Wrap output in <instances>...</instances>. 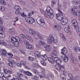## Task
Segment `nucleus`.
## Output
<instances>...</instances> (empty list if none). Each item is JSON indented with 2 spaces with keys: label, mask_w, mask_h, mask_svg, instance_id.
Segmentation results:
<instances>
[{
  "label": "nucleus",
  "mask_w": 80,
  "mask_h": 80,
  "mask_svg": "<svg viewBox=\"0 0 80 80\" xmlns=\"http://www.w3.org/2000/svg\"><path fill=\"white\" fill-rule=\"evenodd\" d=\"M64 60L65 62H68V58L67 57L66 55H65L64 56Z\"/></svg>",
  "instance_id": "28"
},
{
  "label": "nucleus",
  "mask_w": 80,
  "mask_h": 80,
  "mask_svg": "<svg viewBox=\"0 0 80 80\" xmlns=\"http://www.w3.org/2000/svg\"><path fill=\"white\" fill-rule=\"evenodd\" d=\"M48 78H54V75L51 73H49L47 74Z\"/></svg>",
  "instance_id": "25"
},
{
  "label": "nucleus",
  "mask_w": 80,
  "mask_h": 80,
  "mask_svg": "<svg viewBox=\"0 0 80 80\" xmlns=\"http://www.w3.org/2000/svg\"><path fill=\"white\" fill-rule=\"evenodd\" d=\"M61 78L62 80H67V77L66 75L64 74H62L61 75Z\"/></svg>",
  "instance_id": "24"
},
{
  "label": "nucleus",
  "mask_w": 80,
  "mask_h": 80,
  "mask_svg": "<svg viewBox=\"0 0 80 80\" xmlns=\"http://www.w3.org/2000/svg\"><path fill=\"white\" fill-rule=\"evenodd\" d=\"M58 5L59 7H60V8H62V4H61L60 3L58 2Z\"/></svg>",
  "instance_id": "62"
},
{
  "label": "nucleus",
  "mask_w": 80,
  "mask_h": 80,
  "mask_svg": "<svg viewBox=\"0 0 80 80\" xmlns=\"http://www.w3.org/2000/svg\"><path fill=\"white\" fill-rule=\"evenodd\" d=\"M27 38L28 40H29V41H30V42H32V38L31 37L28 36L27 37Z\"/></svg>",
  "instance_id": "47"
},
{
  "label": "nucleus",
  "mask_w": 80,
  "mask_h": 80,
  "mask_svg": "<svg viewBox=\"0 0 80 80\" xmlns=\"http://www.w3.org/2000/svg\"><path fill=\"white\" fill-rule=\"evenodd\" d=\"M29 32L31 35H36V36H37V37L39 38H42V37L40 35L39 32H36L35 31L32 29H29Z\"/></svg>",
  "instance_id": "3"
},
{
  "label": "nucleus",
  "mask_w": 80,
  "mask_h": 80,
  "mask_svg": "<svg viewBox=\"0 0 80 80\" xmlns=\"http://www.w3.org/2000/svg\"><path fill=\"white\" fill-rule=\"evenodd\" d=\"M13 44H14V46H15V47H18L19 46L18 41H15L14 42H13Z\"/></svg>",
  "instance_id": "32"
},
{
  "label": "nucleus",
  "mask_w": 80,
  "mask_h": 80,
  "mask_svg": "<svg viewBox=\"0 0 80 80\" xmlns=\"http://www.w3.org/2000/svg\"><path fill=\"white\" fill-rule=\"evenodd\" d=\"M23 42L25 44V45H28V42L27 41V40H24Z\"/></svg>",
  "instance_id": "49"
},
{
  "label": "nucleus",
  "mask_w": 80,
  "mask_h": 80,
  "mask_svg": "<svg viewBox=\"0 0 80 80\" xmlns=\"http://www.w3.org/2000/svg\"><path fill=\"white\" fill-rule=\"evenodd\" d=\"M22 65H23V66H25L26 65V62H25V61H22L20 62V63H16V65H17L18 67H22Z\"/></svg>",
  "instance_id": "10"
},
{
  "label": "nucleus",
  "mask_w": 80,
  "mask_h": 80,
  "mask_svg": "<svg viewBox=\"0 0 80 80\" xmlns=\"http://www.w3.org/2000/svg\"><path fill=\"white\" fill-rule=\"evenodd\" d=\"M9 63H8V65L9 67L13 68L14 67V65L15 63V62L14 61H11V60H8Z\"/></svg>",
  "instance_id": "14"
},
{
  "label": "nucleus",
  "mask_w": 80,
  "mask_h": 80,
  "mask_svg": "<svg viewBox=\"0 0 80 80\" xmlns=\"http://www.w3.org/2000/svg\"><path fill=\"white\" fill-rule=\"evenodd\" d=\"M20 37H21L22 38H23V39H25V38H26V37H25V35H24L23 34H21L20 35Z\"/></svg>",
  "instance_id": "50"
},
{
  "label": "nucleus",
  "mask_w": 80,
  "mask_h": 80,
  "mask_svg": "<svg viewBox=\"0 0 80 80\" xmlns=\"http://www.w3.org/2000/svg\"><path fill=\"white\" fill-rule=\"evenodd\" d=\"M28 60H29V61H30L31 62H33V61H34L35 59L33 57L29 56L28 58Z\"/></svg>",
  "instance_id": "33"
},
{
  "label": "nucleus",
  "mask_w": 80,
  "mask_h": 80,
  "mask_svg": "<svg viewBox=\"0 0 80 80\" xmlns=\"http://www.w3.org/2000/svg\"><path fill=\"white\" fill-rule=\"evenodd\" d=\"M72 25H78V22L76 19H73L72 20Z\"/></svg>",
  "instance_id": "20"
},
{
  "label": "nucleus",
  "mask_w": 80,
  "mask_h": 80,
  "mask_svg": "<svg viewBox=\"0 0 80 80\" xmlns=\"http://www.w3.org/2000/svg\"><path fill=\"white\" fill-rule=\"evenodd\" d=\"M13 39L14 40H16V41H17L18 42L19 40H20V37H18V36H16L14 37H13Z\"/></svg>",
  "instance_id": "36"
},
{
  "label": "nucleus",
  "mask_w": 80,
  "mask_h": 80,
  "mask_svg": "<svg viewBox=\"0 0 80 80\" xmlns=\"http://www.w3.org/2000/svg\"><path fill=\"white\" fill-rule=\"evenodd\" d=\"M14 58L16 60H19V58H18L17 56H15Z\"/></svg>",
  "instance_id": "63"
},
{
  "label": "nucleus",
  "mask_w": 80,
  "mask_h": 80,
  "mask_svg": "<svg viewBox=\"0 0 80 80\" xmlns=\"http://www.w3.org/2000/svg\"><path fill=\"white\" fill-rule=\"evenodd\" d=\"M34 78H35L36 80H38V76H34Z\"/></svg>",
  "instance_id": "55"
},
{
  "label": "nucleus",
  "mask_w": 80,
  "mask_h": 80,
  "mask_svg": "<svg viewBox=\"0 0 80 80\" xmlns=\"http://www.w3.org/2000/svg\"><path fill=\"white\" fill-rule=\"evenodd\" d=\"M56 68H57V69H58L59 70V68H60V66H59L58 65H57V64H56L55 65Z\"/></svg>",
  "instance_id": "52"
},
{
  "label": "nucleus",
  "mask_w": 80,
  "mask_h": 80,
  "mask_svg": "<svg viewBox=\"0 0 80 80\" xmlns=\"http://www.w3.org/2000/svg\"><path fill=\"white\" fill-rule=\"evenodd\" d=\"M54 27L55 30H56L57 31H60V30H61V27L60 26H59L57 23H55Z\"/></svg>",
  "instance_id": "12"
},
{
  "label": "nucleus",
  "mask_w": 80,
  "mask_h": 80,
  "mask_svg": "<svg viewBox=\"0 0 80 80\" xmlns=\"http://www.w3.org/2000/svg\"><path fill=\"white\" fill-rule=\"evenodd\" d=\"M18 42H19L20 43H22L23 41H22V39L20 38L18 41Z\"/></svg>",
  "instance_id": "53"
},
{
  "label": "nucleus",
  "mask_w": 80,
  "mask_h": 80,
  "mask_svg": "<svg viewBox=\"0 0 80 80\" xmlns=\"http://www.w3.org/2000/svg\"><path fill=\"white\" fill-rule=\"evenodd\" d=\"M44 47L45 48L47 52H50V51L51 50V49H50V46L49 45H46L45 46H44Z\"/></svg>",
  "instance_id": "19"
},
{
  "label": "nucleus",
  "mask_w": 80,
  "mask_h": 80,
  "mask_svg": "<svg viewBox=\"0 0 80 80\" xmlns=\"http://www.w3.org/2000/svg\"><path fill=\"white\" fill-rule=\"evenodd\" d=\"M62 38L63 40H66V38H65V37L64 36V35H63V34H62Z\"/></svg>",
  "instance_id": "61"
},
{
  "label": "nucleus",
  "mask_w": 80,
  "mask_h": 80,
  "mask_svg": "<svg viewBox=\"0 0 80 80\" xmlns=\"http://www.w3.org/2000/svg\"><path fill=\"white\" fill-rule=\"evenodd\" d=\"M41 63L42 64V65H46V62H45V61L43 60H41Z\"/></svg>",
  "instance_id": "44"
},
{
  "label": "nucleus",
  "mask_w": 80,
  "mask_h": 80,
  "mask_svg": "<svg viewBox=\"0 0 80 80\" xmlns=\"http://www.w3.org/2000/svg\"><path fill=\"white\" fill-rule=\"evenodd\" d=\"M5 9V8L3 6H0V10L2 11H4Z\"/></svg>",
  "instance_id": "39"
},
{
  "label": "nucleus",
  "mask_w": 80,
  "mask_h": 80,
  "mask_svg": "<svg viewBox=\"0 0 80 80\" xmlns=\"http://www.w3.org/2000/svg\"><path fill=\"white\" fill-rule=\"evenodd\" d=\"M36 21L38 23V24L42 26H43L45 25V22L43 19L42 18V17L41 16H39L38 18L36 19Z\"/></svg>",
  "instance_id": "5"
},
{
  "label": "nucleus",
  "mask_w": 80,
  "mask_h": 80,
  "mask_svg": "<svg viewBox=\"0 0 80 80\" xmlns=\"http://www.w3.org/2000/svg\"><path fill=\"white\" fill-rule=\"evenodd\" d=\"M14 8L16 10L15 12L16 15H19L20 14V11L18 10L20 9V8L17 6H14Z\"/></svg>",
  "instance_id": "9"
},
{
  "label": "nucleus",
  "mask_w": 80,
  "mask_h": 80,
  "mask_svg": "<svg viewBox=\"0 0 80 80\" xmlns=\"http://www.w3.org/2000/svg\"><path fill=\"white\" fill-rule=\"evenodd\" d=\"M1 53L3 57H7V52L5 49H2Z\"/></svg>",
  "instance_id": "11"
},
{
  "label": "nucleus",
  "mask_w": 80,
  "mask_h": 80,
  "mask_svg": "<svg viewBox=\"0 0 80 80\" xmlns=\"http://www.w3.org/2000/svg\"><path fill=\"white\" fill-rule=\"evenodd\" d=\"M26 20L27 22L30 23V24H32L33 23H34L35 22V19L31 17H28L26 19Z\"/></svg>",
  "instance_id": "8"
},
{
  "label": "nucleus",
  "mask_w": 80,
  "mask_h": 80,
  "mask_svg": "<svg viewBox=\"0 0 80 80\" xmlns=\"http://www.w3.org/2000/svg\"><path fill=\"white\" fill-rule=\"evenodd\" d=\"M39 43L40 45H42L43 46V45H45V42H44L43 41H40L39 42Z\"/></svg>",
  "instance_id": "38"
},
{
  "label": "nucleus",
  "mask_w": 80,
  "mask_h": 80,
  "mask_svg": "<svg viewBox=\"0 0 80 80\" xmlns=\"http://www.w3.org/2000/svg\"><path fill=\"white\" fill-rule=\"evenodd\" d=\"M25 74L30 77L32 76V74L31 72L27 71H26Z\"/></svg>",
  "instance_id": "31"
},
{
  "label": "nucleus",
  "mask_w": 80,
  "mask_h": 80,
  "mask_svg": "<svg viewBox=\"0 0 80 80\" xmlns=\"http://www.w3.org/2000/svg\"><path fill=\"white\" fill-rule=\"evenodd\" d=\"M72 14L74 15V16H77V13L75 12V10L74 9L72 8L71 9Z\"/></svg>",
  "instance_id": "21"
},
{
  "label": "nucleus",
  "mask_w": 80,
  "mask_h": 80,
  "mask_svg": "<svg viewBox=\"0 0 80 80\" xmlns=\"http://www.w3.org/2000/svg\"><path fill=\"white\" fill-rule=\"evenodd\" d=\"M19 72H21L22 73H24V74H25V73L26 72V71H25L23 69H20L19 70Z\"/></svg>",
  "instance_id": "45"
},
{
  "label": "nucleus",
  "mask_w": 80,
  "mask_h": 80,
  "mask_svg": "<svg viewBox=\"0 0 80 80\" xmlns=\"http://www.w3.org/2000/svg\"><path fill=\"white\" fill-rule=\"evenodd\" d=\"M0 3L2 5H6V4H7L6 2L4 0H0Z\"/></svg>",
  "instance_id": "26"
},
{
  "label": "nucleus",
  "mask_w": 80,
  "mask_h": 80,
  "mask_svg": "<svg viewBox=\"0 0 80 80\" xmlns=\"http://www.w3.org/2000/svg\"><path fill=\"white\" fill-rule=\"evenodd\" d=\"M51 3H52V6L53 7H54V6L55 4H56V2H55V0H52L51 1Z\"/></svg>",
  "instance_id": "37"
},
{
  "label": "nucleus",
  "mask_w": 80,
  "mask_h": 80,
  "mask_svg": "<svg viewBox=\"0 0 80 80\" xmlns=\"http://www.w3.org/2000/svg\"><path fill=\"white\" fill-rule=\"evenodd\" d=\"M3 72L4 74L8 75L7 76H4V74L2 72H0V78H5L6 79L8 80L9 78H11V75L13 73L12 70L8 69H4Z\"/></svg>",
  "instance_id": "1"
},
{
  "label": "nucleus",
  "mask_w": 80,
  "mask_h": 80,
  "mask_svg": "<svg viewBox=\"0 0 80 80\" xmlns=\"http://www.w3.org/2000/svg\"><path fill=\"white\" fill-rule=\"evenodd\" d=\"M48 58V60L50 62V63H52L53 64L54 63H55V60L52 59V58Z\"/></svg>",
  "instance_id": "22"
},
{
  "label": "nucleus",
  "mask_w": 80,
  "mask_h": 80,
  "mask_svg": "<svg viewBox=\"0 0 80 80\" xmlns=\"http://www.w3.org/2000/svg\"><path fill=\"white\" fill-rule=\"evenodd\" d=\"M72 3H73L75 5H78L80 3V0H78V1H72Z\"/></svg>",
  "instance_id": "30"
},
{
  "label": "nucleus",
  "mask_w": 80,
  "mask_h": 80,
  "mask_svg": "<svg viewBox=\"0 0 80 80\" xmlns=\"http://www.w3.org/2000/svg\"><path fill=\"white\" fill-rule=\"evenodd\" d=\"M20 53H22V54H25V52L23 51L20 50Z\"/></svg>",
  "instance_id": "60"
},
{
  "label": "nucleus",
  "mask_w": 80,
  "mask_h": 80,
  "mask_svg": "<svg viewBox=\"0 0 80 80\" xmlns=\"http://www.w3.org/2000/svg\"><path fill=\"white\" fill-rule=\"evenodd\" d=\"M64 31L67 33H70V30L69 29L65 28L64 29Z\"/></svg>",
  "instance_id": "42"
},
{
  "label": "nucleus",
  "mask_w": 80,
  "mask_h": 80,
  "mask_svg": "<svg viewBox=\"0 0 80 80\" xmlns=\"http://www.w3.org/2000/svg\"><path fill=\"white\" fill-rule=\"evenodd\" d=\"M2 43L1 44H2L3 45H4V46H7V43H6L5 42H1Z\"/></svg>",
  "instance_id": "51"
},
{
  "label": "nucleus",
  "mask_w": 80,
  "mask_h": 80,
  "mask_svg": "<svg viewBox=\"0 0 80 80\" xmlns=\"http://www.w3.org/2000/svg\"><path fill=\"white\" fill-rule=\"evenodd\" d=\"M68 19L67 18H64L61 22V24L62 25H65L68 23Z\"/></svg>",
  "instance_id": "16"
},
{
  "label": "nucleus",
  "mask_w": 80,
  "mask_h": 80,
  "mask_svg": "<svg viewBox=\"0 0 80 80\" xmlns=\"http://www.w3.org/2000/svg\"><path fill=\"white\" fill-rule=\"evenodd\" d=\"M68 76H69V77H70V78H72L73 77V76H72V74H69Z\"/></svg>",
  "instance_id": "59"
},
{
  "label": "nucleus",
  "mask_w": 80,
  "mask_h": 80,
  "mask_svg": "<svg viewBox=\"0 0 80 80\" xmlns=\"http://www.w3.org/2000/svg\"><path fill=\"white\" fill-rule=\"evenodd\" d=\"M72 61L74 62L75 63H77V62L78 61H77V58H74L72 60Z\"/></svg>",
  "instance_id": "46"
},
{
  "label": "nucleus",
  "mask_w": 80,
  "mask_h": 80,
  "mask_svg": "<svg viewBox=\"0 0 80 80\" xmlns=\"http://www.w3.org/2000/svg\"><path fill=\"white\" fill-rule=\"evenodd\" d=\"M61 53L64 55V56L66 55L65 54L68 52L67 50V49L65 48H63V49H61Z\"/></svg>",
  "instance_id": "15"
},
{
  "label": "nucleus",
  "mask_w": 80,
  "mask_h": 80,
  "mask_svg": "<svg viewBox=\"0 0 80 80\" xmlns=\"http://www.w3.org/2000/svg\"><path fill=\"white\" fill-rule=\"evenodd\" d=\"M3 24V21L2 19L0 18V25H2Z\"/></svg>",
  "instance_id": "58"
},
{
  "label": "nucleus",
  "mask_w": 80,
  "mask_h": 80,
  "mask_svg": "<svg viewBox=\"0 0 80 80\" xmlns=\"http://www.w3.org/2000/svg\"><path fill=\"white\" fill-rule=\"evenodd\" d=\"M77 25H78L73 26L74 28L75 29V30H78V29H79V28H78V27Z\"/></svg>",
  "instance_id": "48"
},
{
  "label": "nucleus",
  "mask_w": 80,
  "mask_h": 80,
  "mask_svg": "<svg viewBox=\"0 0 80 80\" xmlns=\"http://www.w3.org/2000/svg\"><path fill=\"white\" fill-rule=\"evenodd\" d=\"M70 58L71 60H72L74 58H73V56L72 54L70 55Z\"/></svg>",
  "instance_id": "57"
},
{
  "label": "nucleus",
  "mask_w": 80,
  "mask_h": 80,
  "mask_svg": "<svg viewBox=\"0 0 80 80\" xmlns=\"http://www.w3.org/2000/svg\"><path fill=\"white\" fill-rule=\"evenodd\" d=\"M61 68H63V69H65V66L63 65H59V70H61Z\"/></svg>",
  "instance_id": "43"
},
{
  "label": "nucleus",
  "mask_w": 80,
  "mask_h": 80,
  "mask_svg": "<svg viewBox=\"0 0 80 80\" xmlns=\"http://www.w3.org/2000/svg\"><path fill=\"white\" fill-rule=\"evenodd\" d=\"M0 37H2L4 38L5 37V33H4V30H5V29L3 27V26H0Z\"/></svg>",
  "instance_id": "7"
},
{
  "label": "nucleus",
  "mask_w": 80,
  "mask_h": 80,
  "mask_svg": "<svg viewBox=\"0 0 80 80\" xmlns=\"http://www.w3.org/2000/svg\"><path fill=\"white\" fill-rule=\"evenodd\" d=\"M49 8H50V10H49L47 12V15L50 18H53L54 17V14H53V11L52 9L50 7L48 6Z\"/></svg>",
  "instance_id": "6"
},
{
  "label": "nucleus",
  "mask_w": 80,
  "mask_h": 80,
  "mask_svg": "<svg viewBox=\"0 0 80 80\" xmlns=\"http://www.w3.org/2000/svg\"><path fill=\"white\" fill-rule=\"evenodd\" d=\"M19 1L20 3H21V5H27V3L24 2V1L21 0H19Z\"/></svg>",
  "instance_id": "35"
},
{
  "label": "nucleus",
  "mask_w": 80,
  "mask_h": 80,
  "mask_svg": "<svg viewBox=\"0 0 80 80\" xmlns=\"http://www.w3.org/2000/svg\"><path fill=\"white\" fill-rule=\"evenodd\" d=\"M57 10L58 11L59 13L56 14V18L58 20H59V21H62V20H63V19H64V18H63V16L62 15V14H63V13L61 11V10H60L59 8H58ZM60 13L61 14L60 15V16H59V18H58V16L60 15Z\"/></svg>",
  "instance_id": "4"
},
{
  "label": "nucleus",
  "mask_w": 80,
  "mask_h": 80,
  "mask_svg": "<svg viewBox=\"0 0 80 80\" xmlns=\"http://www.w3.org/2000/svg\"><path fill=\"white\" fill-rule=\"evenodd\" d=\"M49 38H50L48 39L47 40V42L48 43H52V42L54 40V38L52 35L49 36Z\"/></svg>",
  "instance_id": "13"
},
{
  "label": "nucleus",
  "mask_w": 80,
  "mask_h": 80,
  "mask_svg": "<svg viewBox=\"0 0 80 80\" xmlns=\"http://www.w3.org/2000/svg\"><path fill=\"white\" fill-rule=\"evenodd\" d=\"M34 54L36 57H37V58L40 57V56H41V54L40 53V52L38 51L35 52L34 53Z\"/></svg>",
  "instance_id": "18"
},
{
  "label": "nucleus",
  "mask_w": 80,
  "mask_h": 80,
  "mask_svg": "<svg viewBox=\"0 0 80 80\" xmlns=\"http://www.w3.org/2000/svg\"><path fill=\"white\" fill-rule=\"evenodd\" d=\"M41 57L43 60H47V58H48V57L47 56L46 54L44 55H42Z\"/></svg>",
  "instance_id": "29"
},
{
  "label": "nucleus",
  "mask_w": 80,
  "mask_h": 80,
  "mask_svg": "<svg viewBox=\"0 0 80 80\" xmlns=\"http://www.w3.org/2000/svg\"><path fill=\"white\" fill-rule=\"evenodd\" d=\"M9 45L10 46V48H14V46L12 45H11L10 44H9Z\"/></svg>",
  "instance_id": "64"
},
{
  "label": "nucleus",
  "mask_w": 80,
  "mask_h": 80,
  "mask_svg": "<svg viewBox=\"0 0 80 80\" xmlns=\"http://www.w3.org/2000/svg\"><path fill=\"white\" fill-rule=\"evenodd\" d=\"M51 56L52 58H54V61L57 64H59V65H60V64H61V63L62 62V59L56 57L57 56V51H53Z\"/></svg>",
  "instance_id": "2"
},
{
  "label": "nucleus",
  "mask_w": 80,
  "mask_h": 80,
  "mask_svg": "<svg viewBox=\"0 0 80 80\" xmlns=\"http://www.w3.org/2000/svg\"><path fill=\"white\" fill-rule=\"evenodd\" d=\"M74 51L75 52H80V48L78 47H76L74 48Z\"/></svg>",
  "instance_id": "34"
},
{
  "label": "nucleus",
  "mask_w": 80,
  "mask_h": 80,
  "mask_svg": "<svg viewBox=\"0 0 80 80\" xmlns=\"http://www.w3.org/2000/svg\"><path fill=\"white\" fill-rule=\"evenodd\" d=\"M7 54L8 55V56H10V57H13V54H12V53L8 52Z\"/></svg>",
  "instance_id": "41"
},
{
  "label": "nucleus",
  "mask_w": 80,
  "mask_h": 80,
  "mask_svg": "<svg viewBox=\"0 0 80 80\" xmlns=\"http://www.w3.org/2000/svg\"><path fill=\"white\" fill-rule=\"evenodd\" d=\"M33 13H34V11H32L31 12H30L29 13L28 15V16H32V15H33Z\"/></svg>",
  "instance_id": "40"
},
{
  "label": "nucleus",
  "mask_w": 80,
  "mask_h": 80,
  "mask_svg": "<svg viewBox=\"0 0 80 80\" xmlns=\"http://www.w3.org/2000/svg\"><path fill=\"white\" fill-rule=\"evenodd\" d=\"M9 31L10 34H11L12 35H13L15 33V30L13 28L9 29Z\"/></svg>",
  "instance_id": "17"
},
{
  "label": "nucleus",
  "mask_w": 80,
  "mask_h": 80,
  "mask_svg": "<svg viewBox=\"0 0 80 80\" xmlns=\"http://www.w3.org/2000/svg\"><path fill=\"white\" fill-rule=\"evenodd\" d=\"M13 38L12 37L11 38V39L12 42V43H14V42H15V41H16L14 40H13Z\"/></svg>",
  "instance_id": "54"
},
{
  "label": "nucleus",
  "mask_w": 80,
  "mask_h": 80,
  "mask_svg": "<svg viewBox=\"0 0 80 80\" xmlns=\"http://www.w3.org/2000/svg\"><path fill=\"white\" fill-rule=\"evenodd\" d=\"M32 71L33 73H34L35 74L37 75H39L40 73H39V72L37 71V70H35V69H33L32 70Z\"/></svg>",
  "instance_id": "23"
},
{
  "label": "nucleus",
  "mask_w": 80,
  "mask_h": 80,
  "mask_svg": "<svg viewBox=\"0 0 80 80\" xmlns=\"http://www.w3.org/2000/svg\"><path fill=\"white\" fill-rule=\"evenodd\" d=\"M40 12H41V13H42V14H43L44 13H45V12H44V11L42 9H40Z\"/></svg>",
  "instance_id": "56"
},
{
  "label": "nucleus",
  "mask_w": 80,
  "mask_h": 80,
  "mask_svg": "<svg viewBox=\"0 0 80 80\" xmlns=\"http://www.w3.org/2000/svg\"><path fill=\"white\" fill-rule=\"evenodd\" d=\"M27 45L28 46H27L26 48H27L29 50H32L33 49V46H32V45L29 44Z\"/></svg>",
  "instance_id": "27"
}]
</instances>
